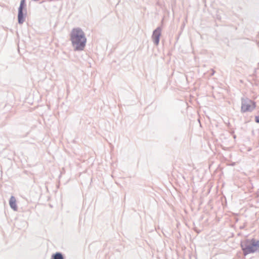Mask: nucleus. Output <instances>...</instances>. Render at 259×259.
I'll return each mask as SVG.
<instances>
[{"mask_svg": "<svg viewBox=\"0 0 259 259\" xmlns=\"http://www.w3.org/2000/svg\"><path fill=\"white\" fill-rule=\"evenodd\" d=\"M70 39L73 50L75 51H83L87 43L84 32L79 28L73 29L70 34Z\"/></svg>", "mask_w": 259, "mask_h": 259, "instance_id": "obj_1", "label": "nucleus"}, {"mask_svg": "<svg viewBox=\"0 0 259 259\" xmlns=\"http://www.w3.org/2000/svg\"><path fill=\"white\" fill-rule=\"evenodd\" d=\"M241 246L244 255H246L259 249V241L254 239L246 240L241 243Z\"/></svg>", "mask_w": 259, "mask_h": 259, "instance_id": "obj_2", "label": "nucleus"}, {"mask_svg": "<svg viewBox=\"0 0 259 259\" xmlns=\"http://www.w3.org/2000/svg\"><path fill=\"white\" fill-rule=\"evenodd\" d=\"M255 108V104L248 98H242L241 112H251Z\"/></svg>", "mask_w": 259, "mask_h": 259, "instance_id": "obj_3", "label": "nucleus"}, {"mask_svg": "<svg viewBox=\"0 0 259 259\" xmlns=\"http://www.w3.org/2000/svg\"><path fill=\"white\" fill-rule=\"evenodd\" d=\"M25 4V0H21L18 9V20L19 24H22L25 21V17L23 13V9Z\"/></svg>", "mask_w": 259, "mask_h": 259, "instance_id": "obj_4", "label": "nucleus"}, {"mask_svg": "<svg viewBox=\"0 0 259 259\" xmlns=\"http://www.w3.org/2000/svg\"><path fill=\"white\" fill-rule=\"evenodd\" d=\"M161 33L160 27L157 28L153 32L152 36V40L156 45H158L159 42V37Z\"/></svg>", "mask_w": 259, "mask_h": 259, "instance_id": "obj_5", "label": "nucleus"}, {"mask_svg": "<svg viewBox=\"0 0 259 259\" xmlns=\"http://www.w3.org/2000/svg\"><path fill=\"white\" fill-rule=\"evenodd\" d=\"M9 204L10 207L14 211H17L18 208L16 204V199L15 197L13 196H12L10 197L9 200Z\"/></svg>", "mask_w": 259, "mask_h": 259, "instance_id": "obj_6", "label": "nucleus"}, {"mask_svg": "<svg viewBox=\"0 0 259 259\" xmlns=\"http://www.w3.org/2000/svg\"><path fill=\"white\" fill-rule=\"evenodd\" d=\"M53 259H64L63 255L60 252H56L52 255Z\"/></svg>", "mask_w": 259, "mask_h": 259, "instance_id": "obj_7", "label": "nucleus"}, {"mask_svg": "<svg viewBox=\"0 0 259 259\" xmlns=\"http://www.w3.org/2000/svg\"><path fill=\"white\" fill-rule=\"evenodd\" d=\"M255 122L257 123H259V116H256L255 117Z\"/></svg>", "mask_w": 259, "mask_h": 259, "instance_id": "obj_8", "label": "nucleus"}]
</instances>
